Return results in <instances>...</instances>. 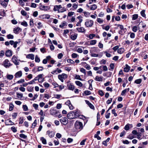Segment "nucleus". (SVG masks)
<instances>
[{
    "label": "nucleus",
    "instance_id": "nucleus-1",
    "mask_svg": "<svg viewBox=\"0 0 148 148\" xmlns=\"http://www.w3.org/2000/svg\"><path fill=\"white\" fill-rule=\"evenodd\" d=\"M75 128L77 132L81 130L83 128L82 123L80 121H76L74 124Z\"/></svg>",
    "mask_w": 148,
    "mask_h": 148
},
{
    "label": "nucleus",
    "instance_id": "nucleus-2",
    "mask_svg": "<svg viewBox=\"0 0 148 148\" xmlns=\"http://www.w3.org/2000/svg\"><path fill=\"white\" fill-rule=\"evenodd\" d=\"M79 116V114L77 112L71 111L67 114V117L69 119L75 118Z\"/></svg>",
    "mask_w": 148,
    "mask_h": 148
},
{
    "label": "nucleus",
    "instance_id": "nucleus-3",
    "mask_svg": "<svg viewBox=\"0 0 148 148\" xmlns=\"http://www.w3.org/2000/svg\"><path fill=\"white\" fill-rule=\"evenodd\" d=\"M93 23L94 21H93L88 19L86 20L85 23V25L86 27H91L92 26Z\"/></svg>",
    "mask_w": 148,
    "mask_h": 148
},
{
    "label": "nucleus",
    "instance_id": "nucleus-4",
    "mask_svg": "<svg viewBox=\"0 0 148 148\" xmlns=\"http://www.w3.org/2000/svg\"><path fill=\"white\" fill-rule=\"evenodd\" d=\"M58 79L62 82H64V80L67 77V75L65 73H62L61 75H59L58 76Z\"/></svg>",
    "mask_w": 148,
    "mask_h": 148
},
{
    "label": "nucleus",
    "instance_id": "nucleus-5",
    "mask_svg": "<svg viewBox=\"0 0 148 148\" xmlns=\"http://www.w3.org/2000/svg\"><path fill=\"white\" fill-rule=\"evenodd\" d=\"M39 8L40 10H42L47 11L50 10V7L49 6H46L42 5L40 3L39 6Z\"/></svg>",
    "mask_w": 148,
    "mask_h": 148
},
{
    "label": "nucleus",
    "instance_id": "nucleus-6",
    "mask_svg": "<svg viewBox=\"0 0 148 148\" xmlns=\"http://www.w3.org/2000/svg\"><path fill=\"white\" fill-rule=\"evenodd\" d=\"M3 63V66L6 68L9 67L12 65L8 59L5 60Z\"/></svg>",
    "mask_w": 148,
    "mask_h": 148
},
{
    "label": "nucleus",
    "instance_id": "nucleus-7",
    "mask_svg": "<svg viewBox=\"0 0 148 148\" xmlns=\"http://www.w3.org/2000/svg\"><path fill=\"white\" fill-rule=\"evenodd\" d=\"M61 123L64 125H66L68 123V119L66 117H63L60 119Z\"/></svg>",
    "mask_w": 148,
    "mask_h": 148
},
{
    "label": "nucleus",
    "instance_id": "nucleus-8",
    "mask_svg": "<svg viewBox=\"0 0 148 148\" xmlns=\"http://www.w3.org/2000/svg\"><path fill=\"white\" fill-rule=\"evenodd\" d=\"M12 60L13 62L16 65H18L19 64V62L17 60V58L16 57L15 55L13 56Z\"/></svg>",
    "mask_w": 148,
    "mask_h": 148
},
{
    "label": "nucleus",
    "instance_id": "nucleus-9",
    "mask_svg": "<svg viewBox=\"0 0 148 148\" xmlns=\"http://www.w3.org/2000/svg\"><path fill=\"white\" fill-rule=\"evenodd\" d=\"M62 8V7L61 5H55L54 6L53 10L54 11H58V12L59 11H60V9Z\"/></svg>",
    "mask_w": 148,
    "mask_h": 148
},
{
    "label": "nucleus",
    "instance_id": "nucleus-10",
    "mask_svg": "<svg viewBox=\"0 0 148 148\" xmlns=\"http://www.w3.org/2000/svg\"><path fill=\"white\" fill-rule=\"evenodd\" d=\"M67 86L68 89L71 90H73L75 88L74 85L71 83H69L67 85Z\"/></svg>",
    "mask_w": 148,
    "mask_h": 148
},
{
    "label": "nucleus",
    "instance_id": "nucleus-11",
    "mask_svg": "<svg viewBox=\"0 0 148 148\" xmlns=\"http://www.w3.org/2000/svg\"><path fill=\"white\" fill-rule=\"evenodd\" d=\"M10 43L11 45L13 46L14 48H16L17 47V45L18 42L17 41L14 42L13 40H11L10 41Z\"/></svg>",
    "mask_w": 148,
    "mask_h": 148
},
{
    "label": "nucleus",
    "instance_id": "nucleus-12",
    "mask_svg": "<svg viewBox=\"0 0 148 148\" xmlns=\"http://www.w3.org/2000/svg\"><path fill=\"white\" fill-rule=\"evenodd\" d=\"M6 56L8 57H10L12 55V51L10 50H8L5 52Z\"/></svg>",
    "mask_w": 148,
    "mask_h": 148
},
{
    "label": "nucleus",
    "instance_id": "nucleus-13",
    "mask_svg": "<svg viewBox=\"0 0 148 148\" xmlns=\"http://www.w3.org/2000/svg\"><path fill=\"white\" fill-rule=\"evenodd\" d=\"M47 134L50 138L53 137L54 135V133L53 131H47Z\"/></svg>",
    "mask_w": 148,
    "mask_h": 148
},
{
    "label": "nucleus",
    "instance_id": "nucleus-14",
    "mask_svg": "<svg viewBox=\"0 0 148 148\" xmlns=\"http://www.w3.org/2000/svg\"><path fill=\"white\" fill-rule=\"evenodd\" d=\"M22 75V73L21 71H19L16 73L14 75L16 78H19L21 77Z\"/></svg>",
    "mask_w": 148,
    "mask_h": 148
},
{
    "label": "nucleus",
    "instance_id": "nucleus-15",
    "mask_svg": "<svg viewBox=\"0 0 148 148\" xmlns=\"http://www.w3.org/2000/svg\"><path fill=\"white\" fill-rule=\"evenodd\" d=\"M85 101L86 104L91 109H94V106L89 101L85 100Z\"/></svg>",
    "mask_w": 148,
    "mask_h": 148
},
{
    "label": "nucleus",
    "instance_id": "nucleus-16",
    "mask_svg": "<svg viewBox=\"0 0 148 148\" xmlns=\"http://www.w3.org/2000/svg\"><path fill=\"white\" fill-rule=\"evenodd\" d=\"M97 40H92L88 41L87 43L88 45H93L95 44Z\"/></svg>",
    "mask_w": 148,
    "mask_h": 148
},
{
    "label": "nucleus",
    "instance_id": "nucleus-17",
    "mask_svg": "<svg viewBox=\"0 0 148 148\" xmlns=\"http://www.w3.org/2000/svg\"><path fill=\"white\" fill-rule=\"evenodd\" d=\"M34 55L32 54H29L27 55L26 56V58H27L30 59L32 60H34Z\"/></svg>",
    "mask_w": 148,
    "mask_h": 148
},
{
    "label": "nucleus",
    "instance_id": "nucleus-18",
    "mask_svg": "<svg viewBox=\"0 0 148 148\" xmlns=\"http://www.w3.org/2000/svg\"><path fill=\"white\" fill-rule=\"evenodd\" d=\"M130 67L127 64L125 65V67L124 68V71L125 72H128L130 70Z\"/></svg>",
    "mask_w": 148,
    "mask_h": 148
},
{
    "label": "nucleus",
    "instance_id": "nucleus-19",
    "mask_svg": "<svg viewBox=\"0 0 148 148\" xmlns=\"http://www.w3.org/2000/svg\"><path fill=\"white\" fill-rule=\"evenodd\" d=\"M97 6L95 4L91 5L90 6V9L91 10H95L97 8Z\"/></svg>",
    "mask_w": 148,
    "mask_h": 148
},
{
    "label": "nucleus",
    "instance_id": "nucleus-20",
    "mask_svg": "<svg viewBox=\"0 0 148 148\" xmlns=\"http://www.w3.org/2000/svg\"><path fill=\"white\" fill-rule=\"evenodd\" d=\"M129 90L130 88H128L123 90L121 92V95L122 96L125 95V93L126 92H128L129 91Z\"/></svg>",
    "mask_w": 148,
    "mask_h": 148
},
{
    "label": "nucleus",
    "instance_id": "nucleus-21",
    "mask_svg": "<svg viewBox=\"0 0 148 148\" xmlns=\"http://www.w3.org/2000/svg\"><path fill=\"white\" fill-rule=\"evenodd\" d=\"M77 29L78 32H84L85 31V29L83 27H80V28H77Z\"/></svg>",
    "mask_w": 148,
    "mask_h": 148
},
{
    "label": "nucleus",
    "instance_id": "nucleus-22",
    "mask_svg": "<svg viewBox=\"0 0 148 148\" xmlns=\"http://www.w3.org/2000/svg\"><path fill=\"white\" fill-rule=\"evenodd\" d=\"M77 34H73L71 36V38L73 40H75L77 38Z\"/></svg>",
    "mask_w": 148,
    "mask_h": 148
},
{
    "label": "nucleus",
    "instance_id": "nucleus-23",
    "mask_svg": "<svg viewBox=\"0 0 148 148\" xmlns=\"http://www.w3.org/2000/svg\"><path fill=\"white\" fill-rule=\"evenodd\" d=\"M103 77H102L96 76L95 78V80L97 81L100 82L102 80Z\"/></svg>",
    "mask_w": 148,
    "mask_h": 148
},
{
    "label": "nucleus",
    "instance_id": "nucleus-24",
    "mask_svg": "<svg viewBox=\"0 0 148 148\" xmlns=\"http://www.w3.org/2000/svg\"><path fill=\"white\" fill-rule=\"evenodd\" d=\"M124 51V49L123 48H121L118 50V53L120 54H122Z\"/></svg>",
    "mask_w": 148,
    "mask_h": 148
},
{
    "label": "nucleus",
    "instance_id": "nucleus-25",
    "mask_svg": "<svg viewBox=\"0 0 148 148\" xmlns=\"http://www.w3.org/2000/svg\"><path fill=\"white\" fill-rule=\"evenodd\" d=\"M34 87L32 86H28L27 88V90L29 92H32L34 90Z\"/></svg>",
    "mask_w": 148,
    "mask_h": 148
},
{
    "label": "nucleus",
    "instance_id": "nucleus-26",
    "mask_svg": "<svg viewBox=\"0 0 148 148\" xmlns=\"http://www.w3.org/2000/svg\"><path fill=\"white\" fill-rule=\"evenodd\" d=\"M75 83L77 85L80 87L82 86L83 85L82 82L78 81H76Z\"/></svg>",
    "mask_w": 148,
    "mask_h": 148
},
{
    "label": "nucleus",
    "instance_id": "nucleus-27",
    "mask_svg": "<svg viewBox=\"0 0 148 148\" xmlns=\"http://www.w3.org/2000/svg\"><path fill=\"white\" fill-rule=\"evenodd\" d=\"M21 29L20 28L18 27L15 28L14 29V32L15 34H17Z\"/></svg>",
    "mask_w": 148,
    "mask_h": 148
},
{
    "label": "nucleus",
    "instance_id": "nucleus-28",
    "mask_svg": "<svg viewBox=\"0 0 148 148\" xmlns=\"http://www.w3.org/2000/svg\"><path fill=\"white\" fill-rule=\"evenodd\" d=\"M132 29L133 32H136L138 30V27L136 26H134L132 28Z\"/></svg>",
    "mask_w": 148,
    "mask_h": 148
},
{
    "label": "nucleus",
    "instance_id": "nucleus-29",
    "mask_svg": "<svg viewBox=\"0 0 148 148\" xmlns=\"http://www.w3.org/2000/svg\"><path fill=\"white\" fill-rule=\"evenodd\" d=\"M40 140L42 141V143L44 144H46L47 143L46 140L43 137H42L40 138Z\"/></svg>",
    "mask_w": 148,
    "mask_h": 148
},
{
    "label": "nucleus",
    "instance_id": "nucleus-30",
    "mask_svg": "<svg viewBox=\"0 0 148 148\" xmlns=\"http://www.w3.org/2000/svg\"><path fill=\"white\" fill-rule=\"evenodd\" d=\"M7 77L8 79L11 80L13 79V76L12 75H7Z\"/></svg>",
    "mask_w": 148,
    "mask_h": 148
},
{
    "label": "nucleus",
    "instance_id": "nucleus-31",
    "mask_svg": "<svg viewBox=\"0 0 148 148\" xmlns=\"http://www.w3.org/2000/svg\"><path fill=\"white\" fill-rule=\"evenodd\" d=\"M134 138V136L132 134H130L128 135L127 138L130 139H132Z\"/></svg>",
    "mask_w": 148,
    "mask_h": 148
},
{
    "label": "nucleus",
    "instance_id": "nucleus-32",
    "mask_svg": "<svg viewBox=\"0 0 148 148\" xmlns=\"http://www.w3.org/2000/svg\"><path fill=\"white\" fill-rule=\"evenodd\" d=\"M138 17V15L137 14H134L132 16V20H135L137 19Z\"/></svg>",
    "mask_w": 148,
    "mask_h": 148
},
{
    "label": "nucleus",
    "instance_id": "nucleus-33",
    "mask_svg": "<svg viewBox=\"0 0 148 148\" xmlns=\"http://www.w3.org/2000/svg\"><path fill=\"white\" fill-rule=\"evenodd\" d=\"M16 95L18 98L21 99L23 97V95L22 93L17 92Z\"/></svg>",
    "mask_w": 148,
    "mask_h": 148
},
{
    "label": "nucleus",
    "instance_id": "nucleus-34",
    "mask_svg": "<svg viewBox=\"0 0 148 148\" xmlns=\"http://www.w3.org/2000/svg\"><path fill=\"white\" fill-rule=\"evenodd\" d=\"M21 14L23 16H26L27 13L24 10H22L21 12Z\"/></svg>",
    "mask_w": 148,
    "mask_h": 148
},
{
    "label": "nucleus",
    "instance_id": "nucleus-35",
    "mask_svg": "<svg viewBox=\"0 0 148 148\" xmlns=\"http://www.w3.org/2000/svg\"><path fill=\"white\" fill-rule=\"evenodd\" d=\"M141 79H139L135 80V83L136 84H139L141 83Z\"/></svg>",
    "mask_w": 148,
    "mask_h": 148
},
{
    "label": "nucleus",
    "instance_id": "nucleus-36",
    "mask_svg": "<svg viewBox=\"0 0 148 148\" xmlns=\"http://www.w3.org/2000/svg\"><path fill=\"white\" fill-rule=\"evenodd\" d=\"M75 75V79H79L80 80H82V79L81 78L80 75Z\"/></svg>",
    "mask_w": 148,
    "mask_h": 148
},
{
    "label": "nucleus",
    "instance_id": "nucleus-37",
    "mask_svg": "<svg viewBox=\"0 0 148 148\" xmlns=\"http://www.w3.org/2000/svg\"><path fill=\"white\" fill-rule=\"evenodd\" d=\"M130 125V124H127L125 127H124V129L126 130H129V128H130V127H129V125Z\"/></svg>",
    "mask_w": 148,
    "mask_h": 148
},
{
    "label": "nucleus",
    "instance_id": "nucleus-38",
    "mask_svg": "<svg viewBox=\"0 0 148 148\" xmlns=\"http://www.w3.org/2000/svg\"><path fill=\"white\" fill-rule=\"evenodd\" d=\"M137 136V138L138 139L140 140L141 139V138L142 136V134L140 133H138L136 135Z\"/></svg>",
    "mask_w": 148,
    "mask_h": 148
},
{
    "label": "nucleus",
    "instance_id": "nucleus-39",
    "mask_svg": "<svg viewBox=\"0 0 148 148\" xmlns=\"http://www.w3.org/2000/svg\"><path fill=\"white\" fill-rule=\"evenodd\" d=\"M84 93L86 95H90L91 94V92L90 91L88 90H86L84 91Z\"/></svg>",
    "mask_w": 148,
    "mask_h": 148
},
{
    "label": "nucleus",
    "instance_id": "nucleus-40",
    "mask_svg": "<svg viewBox=\"0 0 148 148\" xmlns=\"http://www.w3.org/2000/svg\"><path fill=\"white\" fill-rule=\"evenodd\" d=\"M14 106L12 103H10V105L9 110L11 111L14 108Z\"/></svg>",
    "mask_w": 148,
    "mask_h": 148
},
{
    "label": "nucleus",
    "instance_id": "nucleus-41",
    "mask_svg": "<svg viewBox=\"0 0 148 148\" xmlns=\"http://www.w3.org/2000/svg\"><path fill=\"white\" fill-rule=\"evenodd\" d=\"M7 38L8 39H13L14 38V36L13 35L9 34L7 35Z\"/></svg>",
    "mask_w": 148,
    "mask_h": 148
},
{
    "label": "nucleus",
    "instance_id": "nucleus-42",
    "mask_svg": "<svg viewBox=\"0 0 148 148\" xmlns=\"http://www.w3.org/2000/svg\"><path fill=\"white\" fill-rule=\"evenodd\" d=\"M19 136L20 138L23 139H25L27 138V136L24 135L23 134H21L19 135Z\"/></svg>",
    "mask_w": 148,
    "mask_h": 148
},
{
    "label": "nucleus",
    "instance_id": "nucleus-43",
    "mask_svg": "<svg viewBox=\"0 0 148 148\" xmlns=\"http://www.w3.org/2000/svg\"><path fill=\"white\" fill-rule=\"evenodd\" d=\"M21 24L25 27H27V22L25 21H23L21 23Z\"/></svg>",
    "mask_w": 148,
    "mask_h": 148
},
{
    "label": "nucleus",
    "instance_id": "nucleus-44",
    "mask_svg": "<svg viewBox=\"0 0 148 148\" xmlns=\"http://www.w3.org/2000/svg\"><path fill=\"white\" fill-rule=\"evenodd\" d=\"M40 61V58L38 57V55H36L35 58V61L36 62H39Z\"/></svg>",
    "mask_w": 148,
    "mask_h": 148
},
{
    "label": "nucleus",
    "instance_id": "nucleus-45",
    "mask_svg": "<svg viewBox=\"0 0 148 148\" xmlns=\"http://www.w3.org/2000/svg\"><path fill=\"white\" fill-rule=\"evenodd\" d=\"M6 2L4 1H2L1 2V4L3 7H6L7 6V3H6Z\"/></svg>",
    "mask_w": 148,
    "mask_h": 148
},
{
    "label": "nucleus",
    "instance_id": "nucleus-46",
    "mask_svg": "<svg viewBox=\"0 0 148 148\" xmlns=\"http://www.w3.org/2000/svg\"><path fill=\"white\" fill-rule=\"evenodd\" d=\"M87 138L83 140L80 143V145H84L85 144V142L86 141Z\"/></svg>",
    "mask_w": 148,
    "mask_h": 148
},
{
    "label": "nucleus",
    "instance_id": "nucleus-47",
    "mask_svg": "<svg viewBox=\"0 0 148 148\" xmlns=\"http://www.w3.org/2000/svg\"><path fill=\"white\" fill-rule=\"evenodd\" d=\"M23 108L25 111H27L28 110V107L26 105H23Z\"/></svg>",
    "mask_w": 148,
    "mask_h": 148
},
{
    "label": "nucleus",
    "instance_id": "nucleus-48",
    "mask_svg": "<svg viewBox=\"0 0 148 148\" xmlns=\"http://www.w3.org/2000/svg\"><path fill=\"white\" fill-rule=\"evenodd\" d=\"M99 95L101 96H103L104 95V93L103 91L101 90H99L98 92Z\"/></svg>",
    "mask_w": 148,
    "mask_h": 148
},
{
    "label": "nucleus",
    "instance_id": "nucleus-49",
    "mask_svg": "<svg viewBox=\"0 0 148 148\" xmlns=\"http://www.w3.org/2000/svg\"><path fill=\"white\" fill-rule=\"evenodd\" d=\"M43 75L42 74H40L38 75L37 77H38V78L39 79V81H41L42 80H43L42 79H41L42 78V77Z\"/></svg>",
    "mask_w": 148,
    "mask_h": 148
},
{
    "label": "nucleus",
    "instance_id": "nucleus-50",
    "mask_svg": "<svg viewBox=\"0 0 148 148\" xmlns=\"http://www.w3.org/2000/svg\"><path fill=\"white\" fill-rule=\"evenodd\" d=\"M103 29H104L106 31H108L110 28V27L108 25H107L105 27H102Z\"/></svg>",
    "mask_w": 148,
    "mask_h": 148
},
{
    "label": "nucleus",
    "instance_id": "nucleus-51",
    "mask_svg": "<svg viewBox=\"0 0 148 148\" xmlns=\"http://www.w3.org/2000/svg\"><path fill=\"white\" fill-rule=\"evenodd\" d=\"M62 8L60 10V11H58V13L63 12L66 11V9L64 7H62Z\"/></svg>",
    "mask_w": 148,
    "mask_h": 148
},
{
    "label": "nucleus",
    "instance_id": "nucleus-52",
    "mask_svg": "<svg viewBox=\"0 0 148 148\" xmlns=\"http://www.w3.org/2000/svg\"><path fill=\"white\" fill-rule=\"evenodd\" d=\"M80 71L81 72L84 73L85 75L86 74V70L84 68H81L80 69Z\"/></svg>",
    "mask_w": 148,
    "mask_h": 148
},
{
    "label": "nucleus",
    "instance_id": "nucleus-53",
    "mask_svg": "<svg viewBox=\"0 0 148 148\" xmlns=\"http://www.w3.org/2000/svg\"><path fill=\"white\" fill-rule=\"evenodd\" d=\"M66 22H64L62 23L61 25H59V27H60L63 28V27H64L65 25L66 24Z\"/></svg>",
    "mask_w": 148,
    "mask_h": 148
},
{
    "label": "nucleus",
    "instance_id": "nucleus-54",
    "mask_svg": "<svg viewBox=\"0 0 148 148\" xmlns=\"http://www.w3.org/2000/svg\"><path fill=\"white\" fill-rule=\"evenodd\" d=\"M145 12V10H143L140 12V14H141V16L143 17H145V16H146Z\"/></svg>",
    "mask_w": 148,
    "mask_h": 148
},
{
    "label": "nucleus",
    "instance_id": "nucleus-55",
    "mask_svg": "<svg viewBox=\"0 0 148 148\" xmlns=\"http://www.w3.org/2000/svg\"><path fill=\"white\" fill-rule=\"evenodd\" d=\"M97 21L98 22L100 23H103V20H102V19L99 18H97Z\"/></svg>",
    "mask_w": 148,
    "mask_h": 148
},
{
    "label": "nucleus",
    "instance_id": "nucleus-56",
    "mask_svg": "<svg viewBox=\"0 0 148 148\" xmlns=\"http://www.w3.org/2000/svg\"><path fill=\"white\" fill-rule=\"evenodd\" d=\"M112 114H114V116H117V114L116 113V110L115 109H113L112 110Z\"/></svg>",
    "mask_w": 148,
    "mask_h": 148
},
{
    "label": "nucleus",
    "instance_id": "nucleus-57",
    "mask_svg": "<svg viewBox=\"0 0 148 148\" xmlns=\"http://www.w3.org/2000/svg\"><path fill=\"white\" fill-rule=\"evenodd\" d=\"M95 36V35L93 34H90L88 37L90 39H92Z\"/></svg>",
    "mask_w": 148,
    "mask_h": 148
},
{
    "label": "nucleus",
    "instance_id": "nucleus-58",
    "mask_svg": "<svg viewBox=\"0 0 148 148\" xmlns=\"http://www.w3.org/2000/svg\"><path fill=\"white\" fill-rule=\"evenodd\" d=\"M43 85L46 88H48L49 87V84L48 83H47L46 82H45L44 84Z\"/></svg>",
    "mask_w": 148,
    "mask_h": 148
},
{
    "label": "nucleus",
    "instance_id": "nucleus-59",
    "mask_svg": "<svg viewBox=\"0 0 148 148\" xmlns=\"http://www.w3.org/2000/svg\"><path fill=\"white\" fill-rule=\"evenodd\" d=\"M90 55L91 56L93 57H97L98 56V54H95L94 53H91Z\"/></svg>",
    "mask_w": 148,
    "mask_h": 148
},
{
    "label": "nucleus",
    "instance_id": "nucleus-60",
    "mask_svg": "<svg viewBox=\"0 0 148 148\" xmlns=\"http://www.w3.org/2000/svg\"><path fill=\"white\" fill-rule=\"evenodd\" d=\"M11 130L14 132H15L17 131L16 128L14 127H12L11 128Z\"/></svg>",
    "mask_w": 148,
    "mask_h": 148
},
{
    "label": "nucleus",
    "instance_id": "nucleus-61",
    "mask_svg": "<svg viewBox=\"0 0 148 148\" xmlns=\"http://www.w3.org/2000/svg\"><path fill=\"white\" fill-rule=\"evenodd\" d=\"M67 62L69 63L73 64L74 63V61L71 59H69L67 60Z\"/></svg>",
    "mask_w": 148,
    "mask_h": 148
},
{
    "label": "nucleus",
    "instance_id": "nucleus-62",
    "mask_svg": "<svg viewBox=\"0 0 148 148\" xmlns=\"http://www.w3.org/2000/svg\"><path fill=\"white\" fill-rule=\"evenodd\" d=\"M25 82L24 79H20V80L18 81L17 82V83H18V84H20L21 83H23V82Z\"/></svg>",
    "mask_w": 148,
    "mask_h": 148
},
{
    "label": "nucleus",
    "instance_id": "nucleus-63",
    "mask_svg": "<svg viewBox=\"0 0 148 148\" xmlns=\"http://www.w3.org/2000/svg\"><path fill=\"white\" fill-rule=\"evenodd\" d=\"M61 97V95H55L54 97L57 99H59Z\"/></svg>",
    "mask_w": 148,
    "mask_h": 148
},
{
    "label": "nucleus",
    "instance_id": "nucleus-64",
    "mask_svg": "<svg viewBox=\"0 0 148 148\" xmlns=\"http://www.w3.org/2000/svg\"><path fill=\"white\" fill-rule=\"evenodd\" d=\"M85 67L86 68V69L87 70H90L91 69L90 66V65L88 64H86L85 65Z\"/></svg>",
    "mask_w": 148,
    "mask_h": 148
}]
</instances>
